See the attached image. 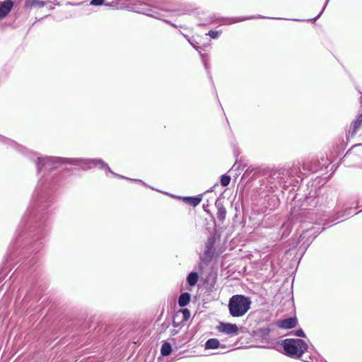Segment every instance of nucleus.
I'll return each instance as SVG.
<instances>
[{"label":"nucleus","mask_w":362,"mask_h":362,"mask_svg":"<svg viewBox=\"0 0 362 362\" xmlns=\"http://www.w3.org/2000/svg\"><path fill=\"white\" fill-rule=\"evenodd\" d=\"M311 362H327V361L322 357H318L315 359V361L313 359H312Z\"/></svg>","instance_id":"obj_38"},{"label":"nucleus","mask_w":362,"mask_h":362,"mask_svg":"<svg viewBox=\"0 0 362 362\" xmlns=\"http://www.w3.org/2000/svg\"><path fill=\"white\" fill-rule=\"evenodd\" d=\"M298 169L296 167H292L290 169L280 168L268 170L263 180L265 188L269 192H274L281 186L284 189H286L288 187L287 182L290 184L293 182V177L295 174H297Z\"/></svg>","instance_id":"obj_2"},{"label":"nucleus","mask_w":362,"mask_h":362,"mask_svg":"<svg viewBox=\"0 0 362 362\" xmlns=\"http://www.w3.org/2000/svg\"><path fill=\"white\" fill-rule=\"evenodd\" d=\"M251 304L250 297L241 294L233 295L228 300L229 313L233 317H242L250 309Z\"/></svg>","instance_id":"obj_4"},{"label":"nucleus","mask_w":362,"mask_h":362,"mask_svg":"<svg viewBox=\"0 0 362 362\" xmlns=\"http://www.w3.org/2000/svg\"><path fill=\"white\" fill-rule=\"evenodd\" d=\"M354 156L362 158V144H355L346 153L344 157Z\"/></svg>","instance_id":"obj_16"},{"label":"nucleus","mask_w":362,"mask_h":362,"mask_svg":"<svg viewBox=\"0 0 362 362\" xmlns=\"http://www.w3.org/2000/svg\"><path fill=\"white\" fill-rule=\"evenodd\" d=\"M319 233H320L316 231L314 228H311L310 229H308L306 231L303 232V233L300 235V238L303 239L307 236L314 235L313 238H312V240H313Z\"/></svg>","instance_id":"obj_24"},{"label":"nucleus","mask_w":362,"mask_h":362,"mask_svg":"<svg viewBox=\"0 0 362 362\" xmlns=\"http://www.w3.org/2000/svg\"><path fill=\"white\" fill-rule=\"evenodd\" d=\"M230 176L227 174H223L221 176L220 183L223 187H227L230 182Z\"/></svg>","instance_id":"obj_26"},{"label":"nucleus","mask_w":362,"mask_h":362,"mask_svg":"<svg viewBox=\"0 0 362 362\" xmlns=\"http://www.w3.org/2000/svg\"><path fill=\"white\" fill-rule=\"evenodd\" d=\"M163 16H162V19H160L161 21H163L165 23H166L168 25H170L171 26H173V28H177V25H175V23H172L169 20H165V19H163Z\"/></svg>","instance_id":"obj_35"},{"label":"nucleus","mask_w":362,"mask_h":362,"mask_svg":"<svg viewBox=\"0 0 362 362\" xmlns=\"http://www.w3.org/2000/svg\"><path fill=\"white\" fill-rule=\"evenodd\" d=\"M361 98H360V101H361V103L362 104V93H361Z\"/></svg>","instance_id":"obj_48"},{"label":"nucleus","mask_w":362,"mask_h":362,"mask_svg":"<svg viewBox=\"0 0 362 362\" xmlns=\"http://www.w3.org/2000/svg\"><path fill=\"white\" fill-rule=\"evenodd\" d=\"M14 4L11 0H6L0 2V20L7 16L11 11Z\"/></svg>","instance_id":"obj_11"},{"label":"nucleus","mask_w":362,"mask_h":362,"mask_svg":"<svg viewBox=\"0 0 362 362\" xmlns=\"http://www.w3.org/2000/svg\"><path fill=\"white\" fill-rule=\"evenodd\" d=\"M291 230V229L290 227V224L284 223L281 228V237L286 238L288 235V234L290 233Z\"/></svg>","instance_id":"obj_25"},{"label":"nucleus","mask_w":362,"mask_h":362,"mask_svg":"<svg viewBox=\"0 0 362 362\" xmlns=\"http://www.w3.org/2000/svg\"><path fill=\"white\" fill-rule=\"evenodd\" d=\"M329 1V0H326V2H325V5H324V6H323V8H322V11L320 12V13H319L316 17H315V18H313L310 19V21L315 22V21H317V19L321 16V15H322V13L324 12V11H325V8H326L327 5V4H328Z\"/></svg>","instance_id":"obj_33"},{"label":"nucleus","mask_w":362,"mask_h":362,"mask_svg":"<svg viewBox=\"0 0 362 362\" xmlns=\"http://www.w3.org/2000/svg\"><path fill=\"white\" fill-rule=\"evenodd\" d=\"M312 359H313L310 356H309L308 358L306 357L305 359L303 360L305 362H311Z\"/></svg>","instance_id":"obj_41"},{"label":"nucleus","mask_w":362,"mask_h":362,"mask_svg":"<svg viewBox=\"0 0 362 362\" xmlns=\"http://www.w3.org/2000/svg\"><path fill=\"white\" fill-rule=\"evenodd\" d=\"M163 16H162V19H160L161 21H163L165 23H166L168 25H170L171 26H173V28H177V25H175V23H172L169 20H165V19H163Z\"/></svg>","instance_id":"obj_36"},{"label":"nucleus","mask_w":362,"mask_h":362,"mask_svg":"<svg viewBox=\"0 0 362 362\" xmlns=\"http://www.w3.org/2000/svg\"><path fill=\"white\" fill-rule=\"evenodd\" d=\"M322 161L325 163H322L319 159L317 158H311L310 160H308L306 161H304L302 165V168L298 166V165H293V167H296L299 168L298 170L297 174H296L298 177H300L301 180H303V177H301V175H308L310 173H315L319 171H324L327 169L329 162H327V160H325L323 158H321Z\"/></svg>","instance_id":"obj_6"},{"label":"nucleus","mask_w":362,"mask_h":362,"mask_svg":"<svg viewBox=\"0 0 362 362\" xmlns=\"http://www.w3.org/2000/svg\"><path fill=\"white\" fill-rule=\"evenodd\" d=\"M129 180L140 182L142 183L143 185H146L144 181L139 179H130Z\"/></svg>","instance_id":"obj_40"},{"label":"nucleus","mask_w":362,"mask_h":362,"mask_svg":"<svg viewBox=\"0 0 362 362\" xmlns=\"http://www.w3.org/2000/svg\"><path fill=\"white\" fill-rule=\"evenodd\" d=\"M294 335L296 337H303V338L306 337V335H305L304 331L301 328L296 330Z\"/></svg>","instance_id":"obj_34"},{"label":"nucleus","mask_w":362,"mask_h":362,"mask_svg":"<svg viewBox=\"0 0 362 362\" xmlns=\"http://www.w3.org/2000/svg\"><path fill=\"white\" fill-rule=\"evenodd\" d=\"M64 170H65V171H66V172L70 171V170H69V168H64Z\"/></svg>","instance_id":"obj_46"},{"label":"nucleus","mask_w":362,"mask_h":362,"mask_svg":"<svg viewBox=\"0 0 362 362\" xmlns=\"http://www.w3.org/2000/svg\"><path fill=\"white\" fill-rule=\"evenodd\" d=\"M219 238L220 235L216 233L209 236L205 243L204 251L202 255L200 256V260L202 262L207 264L213 259L215 255L214 246Z\"/></svg>","instance_id":"obj_7"},{"label":"nucleus","mask_w":362,"mask_h":362,"mask_svg":"<svg viewBox=\"0 0 362 362\" xmlns=\"http://www.w3.org/2000/svg\"><path fill=\"white\" fill-rule=\"evenodd\" d=\"M334 200L328 194H323L321 197H316L315 192L312 194L310 192L305 194L300 207L303 210H310L318 206L323 213H325V209H331L334 207Z\"/></svg>","instance_id":"obj_3"},{"label":"nucleus","mask_w":362,"mask_h":362,"mask_svg":"<svg viewBox=\"0 0 362 362\" xmlns=\"http://www.w3.org/2000/svg\"><path fill=\"white\" fill-rule=\"evenodd\" d=\"M259 182H262V184L261 185H262V186H264V187H265V185H264V183H263V180H259ZM264 189H266V188L264 187Z\"/></svg>","instance_id":"obj_45"},{"label":"nucleus","mask_w":362,"mask_h":362,"mask_svg":"<svg viewBox=\"0 0 362 362\" xmlns=\"http://www.w3.org/2000/svg\"><path fill=\"white\" fill-rule=\"evenodd\" d=\"M271 330L269 326L260 327L255 332V337L261 339H266L269 337Z\"/></svg>","instance_id":"obj_18"},{"label":"nucleus","mask_w":362,"mask_h":362,"mask_svg":"<svg viewBox=\"0 0 362 362\" xmlns=\"http://www.w3.org/2000/svg\"><path fill=\"white\" fill-rule=\"evenodd\" d=\"M253 16L248 17H233V18H221L219 21L224 25H230L239 22H242L246 20L254 18Z\"/></svg>","instance_id":"obj_15"},{"label":"nucleus","mask_w":362,"mask_h":362,"mask_svg":"<svg viewBox=\"0 0 362 362\" xmlns=\"http://www.w3.org/2000/svg\"><path fill=\"white\" fill-rule=\"evenodd\" d=\"M175 319H180L185 323L190 317V311L187 308H182L176 312Z\"/></svg>","instance_id":"obj_19"},{"label":"nucleus","mask_w":362,"mask_h":362,"mask_svg":"<svg viewBox=\"0 0 362 362\" xmlns=\"http://www.w3.org/2000/svg\"><path fill=\"white\" fill-rule=\"evenodd\" d=\"M105 0H90V4L95 6H99L102 5L110 6V4L105 3Z\"/></svg>","instance_id":"obj_30"},{"label":"nucleus","mask_w":362,"mask_h":362,"mask_svg":"<svg viewBox=\"0 0 362 362\" xmlns=\"http://www.w3.org/2000/svg\"><path fill=\"white\" fill-rule=\"evenodd\" d=\"M221 33V30H211L208 32L206 35H209L212 39H217L220 36Z\"/></svg>","instance_id":"obj_29"},{"label":"nucleus","mask_w":362,"mask_h":362,"mask_svg":"<svg viewBox=\"0 0 362 362\" xmlns=\"http://www.w3.org/2000/svg\"><path fill=\"white\" fill-rule=\"evenodd\" d=\"M226 345L221 344L216 338H211L206 340L204 344L205 349H216L218 348H225Z\"/></svg>","instance_id":"obj_17"},{"label":"nucleus","mask_w":362,"mask_h":362,"mask_svg":"<svg viewBox=\"0 0 362 362\" xmlns=\"http://www.w3.org/2000/svg\"><path fill=\"white\" fill-rule=\"evenodd\" d=\"M329 1V0H326V2H325V5H324V6H323V8H322V11L320 12V13H319L316 17H315V18H313L310 19V21L315 22V21H317V19L321 16V15H322V13L324 12V11H325V8H326L327 5V4H328Z\"/></svg>","instance_id":"obj_32"},{"label":"nucleus","mask_w":362,"mask_h":362,"mask_svg":"<svg viewBox=\"0 0 362 362\" xmlns=\"http://www.w3.org/2000/svg\"><path fill=\"white\" fill-rule=\"evenodd\" d=\"M351 207H346L344 210H339L338 209L335 213V218L334 221L338 220L340 218H348L353 216V214L351 211Z\"/></svg>","instance_id":"obj_21"},{"label":"nucleus","mask_w":362,"mask_h":362,"mask_svg":"<svg viewBox=\"0 0 362 362\" xmlns=\"http://www.w3.org/2000/svg\"><path fill=\"white\" fill-rule=\"evenodd\" d=\"M173 351L172 345L170 343L165 341L160 348V354L163 356H169Z\"/></svg>","instance_id":"obj_23"},{"label":"nucleus","mask_w":362,"mask_h":362,"mask_svg":"<svg viewBox=\"0 0 362 362\" xmlns=\"http://www.w3.org/2000/svg\"><path fill=\"white\" fill-rule=\"evenodd\" d=\"M281 345L284 354L293 358H300L308 349L306 342L301 339H286L281 341Z\"/></svg>","instance_id":"obj_5"},{"label":"nucleus","mask_w":362,"mask_h":362,"mask_svg":"<svg viewBox=\"0 0 362 362\" xmlns=\"http://www.w3.org/2000/svg\"><path fill=\"white\" fill-rule=\"evenodd\" d=\"M47 4V1H40V0H32L30 2L31 6H38V7H43Z\"/></svg>","instance_id":"obj_28"},{"label":"nucleus","mask_w":362,"mask_h":362,"mask_svg":"<svg viewBox=\"0 0 362 362\" xmlns=\"http://www.w3.org/2000/svg\"><path fill=\"white\" fill-rule=\"evenodd\" d=\"M29 296V294H28L26 296L24 297V298H23V301H25L27 298H28Z\"/></svg>","instance_id":"obj_42"},{"label":"nucleus","mask_w":362,"mask_h":362,"mask_svg":"<svg viewBox=\"0 0 362 362\" xmlns=\"http://www.w3.org/2000/svg\"><path fill=\"white\" fill-rule=\"evenodd\" d=\"M179 329L178 328H175L171 330L170 333H171V335L174 336L175 334H177L179 332Z\"/></svg>","instance_id":"obj_39"},{"label":"nucleus","mask_w":362,"mask_h":362,"mask_svg":"<svg viewBox=\"0 0 362 362\" xmlns=\"http://www.w3.org/2000/svg\"><path fill=\"white\" fill-rule=\"evenodd\" d=\"M180 33L187 40V41L189 42V43L194 48L196 49L197 50H198V47H197V42L194 40H191L187 35L183 34L182 33L180 32Z\"/></svg>","instance_id":"obj_31"},{"label":"nucleus","mask_w":362,"mask_h":362,"mask_svg":"<svg viewBox=\"0 0 362 362\" xmlns=\"http://www.w3.org/2000/svg\"><path fill=\"white\" fill-rule=\"evenodd\" d=\"M361 126L362 114H359L357 118L355 120H354L350 125V128L348 132L346 133L347 139H349V137H354L356 134L358 129L361 127Z\"/></svg>","instance_id":"obj_10"},{"label":"nucleus","mask_w":362,"mask_h":362,"mask_svg":"<svg viewBox=\"0 0 362 362\" xmlns=\"http://www.w3.org/2000/svg\"><path fill=\"white\" fill-rule=\"evenodd\" d=\"M173 326L175 327V328H178V329H181L185 323H184L181 320L180 318V319H175V315H174L173 316Z\"/></svg>","instance_id":"obj_27"},{"label":"nucleus","mask_w":362,"mask_h":362,"mask_svg":"<svg viewBox=\"0 0 362 362\" xmlns=\"http://www.w3.org/2000/svg\"><path fill=\"white\" fill-rule=\"evenodd\" d=\"M338 207H339V208H341V206H340V204H339H339H338ZM344 207H345V205H342V206H341V208H344Z\"/></svg>","instance_id":"obj_44"},{"label":"nucleus","mask_w":362,"mask_h":362,"mask_svg":"<svg viewBox=\"0 0 362 362\" xmlns=\"http://www.w3.org/2000/svg\"><path fill=\"white\" fill-rule=\"evenodd\" d=\"M298 324V320L296 317H290L278 322V327L281 329H292Z\"/></svg>","instance_id":"obj_12"},{"label":"nucleus","mask_w":362,"mask_h":362,"mask_svg":"<svg viewBox=\"0 0 362 362\" xmlns=\"http://www.w3.org/2000/svg\"><path fill=\"white\" fill-rule=\"evenodd\" d=\"M199 274L197 272H191L186 278V281L189 286H194L199 281Z\"/></svg>","instance_id":"obj_22"},{"label":"nucleus","mask_w":362,"mask_h":362,"mask_svg":"<svg viewBox=\"0 0 362 362\" xmlns=\"http://www.w3.org/2000/svg\"><path fill=\"white\" fill-rule=\"evenodd\" d=\"M179 199H182V201L192 206H198L200 202L202 200V195L199 194L197 196H192V197H178Z\"/></svg>","instance_id":"obj_14"},{"label":"nucleus","mask_w":362,"mask_h":362,"mask_svg":"<svg viewBox=\"0 0 362 362\" xmlns=\"http://www.w3.org/2000/svg\"><path fill=\"white\" fill-rule=\"evenodd\" d=\"M218 332L227 334H238V327L236 324H232L229 322H220L219 325L217 327Z\"/></svg>","instance_id":"obj_9"},{"label":"nucleus","mask_w":362,"mask_h":362,"mask_svg":"<svg viewBox=\"0 0 362 362\" xmlns=\"http://www.w3.org/2000/svg\"><path fill=\"white\" fill-rule=\"evenodd\" d=\"M215 205L217 209V219L223 223L226 219V209L219 198L216 199Z\"/></svg>","instance_id":"obj_13"},{"label":"nucleus","mask_w":362,"mask_h":362,"mask_svg":"<svg viewBox=\"0 0 362 362\" xmlns=\"http://www.w3.org/2000/svg\"><path fill=\"white\" fill-rule=\"evenodd\" d=\"M163 11H173L172 10L168 9V8H162Z\"/></svg>","instance_id":"obj_43"},{"label":"nucleus","mask_w":362,"mask_h":362,"mask_svg":"<svg viewBox=\"0 0 362 362\" xmlns=\"http://www.w3.org/2000/svg\"><path fill=\"white\" fill-rule=\"evenodd\" d=\"M132 10L138 13L144 14L156 19H162L163 14L156 8L151 7L149 4L144 2L141 1L134 4Z\"/></svg>","instance_id":"obj_8"},{"label":"nucleus","mask_w":362,"mask_h":362,"mask_svg":"<svg viewBox=\"0 0 362 362\" xmlns=\"http://www.w3.org/2000/svg\"><path fill=\"white\" fill-rule=\"evenodd\" d=\"M258 18H265L266 17L265 16H259Z\"/></svg>","instance_id":"obj_47"},{"label":"nucleus","mask_w":362,"mask_h":362,"mask_svg":"<svg viewBox=\"0 0 362 362\" xmlns=\"http://www.w3.org/2000/svg\"><path fill=\"white\" fill-rule=\"evenodd\" d=\"M235 165H233V167L231 168L230 170H233L234 168H235Z\"/></svg>","instance_id":"obj_49"},{"label":"nucleus","mask_w":362,"mask_h":362,"mask_svg":"<svg viewBox=\"0 0 362 362\" xmlns=\"http://www.w3.org/2000/svg\"><path fill=\"white\" fill-rule=\"evenodd\" d=\"M0 141L26 155L33 161L40 180L33 193L30 205L25 212L16 236L9 246L4 262V268L11 271L20 263L16 272L28 276L35 270L37 253L44 247V239L48 232L49 213L54 202V194L59 187L62 174L57 170L63 165L83 164L88 169L98 168L120 179L130 178L113 172L101 158H75L59 156H42L30 151L24 146L0 135Z\"/></svg>","instance_id":"obj_1"},{"label":"nucleus","mask_w":362,"mask_h":362,"mask_svg":"<svg viewBox=\"0 0 362 362\" xmlns=\"http://www.w3.org/2000/svg\"><path fill=\"white\" fill-rule=\"evenodd\" d=\"M163 16H162V19H160L161 21H163L165 23H166L168 25H170L171 26H173V28H177V25H175V23H172L169 20H165V19H163Z\"/></svg>","instance_id":"obj_37"},{"label":"nucleus","mask_w":362,"mask_h":362,"mask_svg":"<svg viewBox=\"0 0 362 362\" xmlns=\"http://www.w3.org/2000/svg\"><path fill=\"white\" fill-rule=\"evenodd\" d=\"M191 300V295L188 292L182 293L178 298V305L181 308L187 305Z\"/></svg>","instance_id":"obj_20"}]
</instances>
